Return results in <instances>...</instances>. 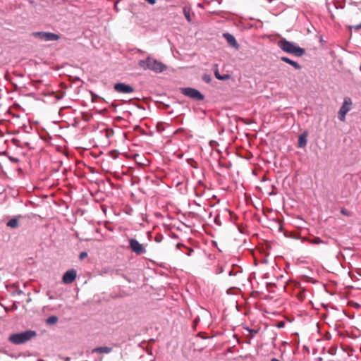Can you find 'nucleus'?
Wrapping results in <instances>:
<instances>
[{"label":"nucleus","mask_w":361,"mask_h":361,"mask_svg":"<svg viewBox=\"0 0 361 361\" xmlns=\"http://www.w3.org/2000/svg\"><path fill=\"white\" fill-rule=\"evenodd\" d=\"M138 66L144 71H152L154 73H162L166 69V66L162 62L148 56L145 59L140 60Z\"/></svg>","instance_id":"nucleus-1"},{"label":"nucleus","mask_w":361,"mask_h":361,"mask_svg":"<svg viewBox=\"0 0 361 361\" xmlns=\"http://www.w3.org/2000/svg\"><path fill=\"white\" fill-rule=\"evenodd\" d=\"M279 47L288 54H291L297 57H300L305 54V49L297 46L295 43L283 38L278 41Z\"/></svg>","instance_id":"nucleus-2"},{"label":"nucleus","mask_w":361,"mask_h":361,"mask_svg":"<svg viewBox=\"0 0 361 361\" xmlns=\"http://www.w3.org/2000/svg\"><path fill=\"white\" fill-rule=\"evenodd\" d=\"M37 335L34 331L28 330L19 334H14L9 336L8 341L16 345H20L31 340Z\"/></svg>","instance_id":"nucleus-3"},{"label":"nucleus","mask_w":361,"mask_h":361,"mask_svg":"<svg viewBox=\"0 0 361 361\" xmlns=\"http://www.w3.org/2000/svg\"><path fill=\"white\" fill-rule=\"evenodd\" d=\"M180 92L185 96L196 101H202L204 99V96L199 90L195 88L181 87L180 89Z\"/></svg>","instance_id":"nucleus-4"},{"label":"nucleus","mask_w":361,"mask_h":361,"mask_svg":"<svg viewBox=\"0 0 361 361\" xmlns=\"http://www.w3.org/2000/svg\"><path fill=\"white\" fill-rule=\"evenodd\" d=\"M130 250L137 255H141L146 253V249L143 244H141L135 238L128 240Z\"/></svg>","instance_id":"nucleus-5"},{"label":"nucleus","mask_w":361,"mask_h":361,"mask_svg":"<svg viewBox=\"0 0 361 361\" xmlns=\"http://www.w3.org/2000/svg\"><path fill=\"white\" fill-rule=\"evenodd\" d=\"M32 35L45 42L56 41L60 39L59 35L48 32H35Z\"/></svg>","instance_id":"nucleus-6"},{"label":"nucleus","mask_w":361,"mask_h":361,"mask_svg":"<svg viewBox=\"0 0 361 361\" xmlns=\"http://www.w3.org/2000/svg\"><path fill=\"white\" fill-rule=\"evenodd\" d=\"M353 104L352 100L350 97H345L343 104L338 111V118L341 121H344L346 114L350 110Z\"/></svg>","instance_id":"nucleus-7"},{"label":"nucleus","mask_w":361,"mask_h":361,"mask_svg":"<svg viewBox=\"0 0 361 361\" xmlns=\"http://www.w3.org/2000/svg\"><path fill=\"white\" fill-rule=\"evenodd\" d=\"M180 130H182L181 128L173 130L171 125L164 123H159L157 125V131L158 133H161L166 131L167 133L174 135L175 134L178 133Z\"/></svg>","instance_id":"nucleus-8"},{"label":"nucleus","mask_w":361,"mask_h":361,"mask_svg":"<svg viewBox=\"0 0 361 361\" xmlns=\"http://www.w3.org/2000/svg\"><path fill=\"white\" fill-rule=\"evenodd\" d=\"M114 89L117 92L124 93V94L131 93L135 91V89L133 88V87H132L130 85H127V84L123 83V82L116 83L114 86Z\"/></svg>","instance_id":"nucleus-9"},{"label":"nucleus","mask_w":361,"mask_h":361,"mask_svg":"<svg viewBox=\"0 0 361 361\" xmlns=\"http://www.w3.org/2000/svg\"><path fill=\"white\" fill-rule=\"evenodd\" d=\"M76 276V271L75 269H70L63 274L62 281L64 283L69 284L75 281Z\"/></svg>","instance_id":"nucleus-10"},{"label":"nucleus","mask_w":361,"mask_h":361,"mask_svg":"<svg viewBox=\"0 0 361 361\" xmlns=\"http://www.w3.org/2000/svg\"><path fill=\"white\" fill-rule=\"evenodd\" d=\"M223 36L226 39L227 42L230 46L235 48V49H238L239 44L233 35L228 32H226L223 34Z\"/></svg>","instance_id":"nucleus-11"},{"label":"nucleus","mask_w":361,"mask_h":361,"mask_svg":"<svg viewBox=\"0 0 361 361\" xmlns=\"http://www.w3.org/2000/svg\"><path fill=\"white\" fill-rule=\"evenodd\" d=\"M281 60L282 61H284L290 65H291L292 66H293L296 70H300L301 69V66L296 61H293L291 60L290 59L286 57V56H282L281 57Z\"/></svg>","instance_id":"nucleus-12"},{"label":"nucleus","mask_w":361,"mask_h":361,"mask_svg":"<svg viewBox=\"0 0 361 361\" xmlns=\"http://www.w3.org/2000/svg\"><path fill=\"white\" fill-rule=\"evenodd\" d=\"M112 348L104 346V347H98L95 348L92 350V353H109L112 351Z\"/></svg>","instance_id":"nucleus-13"},{"label":"nucleus","mask_w":361,"mask_h":361,"mask_svg":"<svg viewBox=\"0 0 361 361\" xmlns=\"http://www.w3.org/2000/svg\"><path fill=\"white\" fill-rule=\"evenodd\" d=\"M183 14L188 22H192L191 10L190 8L184 7L183 9Z\"/></svg>","instance_id":"nucleus-14"},{"label":"nucleus","mask_w":361,"mask_h":361,"mask_svg":"<svg viewBox=\"0 0 361 361\" xmlns=\"http://www.w3.org/2000/svg\"><path fill=\"white\" fill-rule=\"evenodd\" d=\"M6 225L10 228H16L18 226V221L16 218L11 219L7 222Z\"/></svg>","instance_id":"nucleus-15"},{"label":"nucleus","mask_w":361,"mask_h":361,"mask_svg":"<svg viewBox=\"0 0 361 361\" xmlns=\"http://www.w3.org/2000/svg\"><path fill=\"white\" fill-rule=\"evenodd\" d=\"M6 140L4 139V137H0V154L4 153L6 149Z\"/></svg>","instance_id":"nucleus-16"},{"label":"nucleus","mask_w":361,"mask_h":361,"mask_svg":"<svg viewBox=\"0 0 361 361\" xmlns=\"http://www.w3.org/2000/svg\"><path fill=\"white\" fill-rule=\"evenodd\" d=\"M296 298L298 299L299 301L302 302L305 298V290H300L296 293Z\"/></svg>","instance_id":"nucleus-17"},{"label":"nucleus","mask_w":361,"mask_h":361,"mask_svg":"<svg viewBox=\"0 0 361 361\" xmlns=\"http://www.w3.org/2000/svg\"><path fill=\"white\" fill-rule=\"evenodd\" d=\"M307 144L306 137H299L298 147H305Z\"/></svg>","instance_id":"nucleus-18"},{"label":"nucleus","mask_w":361,"mask_h":361,"mask_svg":"<svg viewBox=\"0 0 361 361\" xmlns=\"http://www.w3.org/2000/svg\"><path fill=\"white\" fill-rule=\"evenodd\" d=\"M307 241L310 243H312V244H320V243H323V240H321L320 238L319 237H314L313 238H310V239H307Z\"/></svg>","instance_id":"nucleus-19"},{"label":"nucleus","mask_w":361,"mask_h":361,"mask_svg":"<svg viewBox=\"0 0 361 361\" xmlns=\"http://www.w3.org/2000/svg\"><path fill=\"white\" fill-rule=\"evenodd\" d=\"M58 322V317L56 316H51L48 317L46 320L47 324H54Z\"/></svg>","instance_id":"nucleus-20"},{"label":"nucleus","mask_w":361,"mask_h":361,"mask_svg":"<svg viewBox=\"0 0 361 361\" xmlns=\"http://www.w3.org/2000/svg\"><path fill=\"white\" fill-rule=\"evenodd\" d=\"M202 80L206 83H209L212 81V76L209 74L205 73L202 75Z\"/></svg>","instance_id":"nucleus-21"},{"label":"nucleus","mask_w":361,"mask_h":361,"mask_svg":"<svg viewBox=\"0 0 361 361\" xmlns=\"http://www.w3.org/2000/svg\"><path fill=\"white\" fill-rule=\"evenodd\" d=\"M12 142L17 146H20L21 147H23L24 146V142L23 143L20 142V141L16 137L12 138Z\"/></svg>","instance_id":"nucleus-22"},{"label":"nucleus","mask_w":361,"mask_h":361,"mask_svg":"<svg viewBox=\"0 0 361 361\" xmlns=\"http://www.w3.org/2000/svg\"><path fill=\"white\" fill-rule=\"evenodd\" d=\"M209 145L213 149H216L217 151H219V149H216V147L219 145V143L216 141L210 140Z\"/></svg>","instance_id":"nucleus-23"},{"label":"nucleus","mask_w":361,"mask_h":361,"mask_svg":"<svg viewBox=\"0 0 361 361\" xmlns=\"http://www.w3.org/2000/svg\"><path fill=\"white\" fill-rule=\"evenodd\" d=\"M87 256V252H81V253L80 254V255H79V258H80V259L82 260V259H84Z\"/></svg>","instance_id":"nucleus-24"},{"label":"nucleus","mask_w":361,"mask_h":361,"mask_svg":"<svg viewBox=\"0 0 361 361\" xmlns=\"http://www.w3.org/2000/svg\"><path fill=\"white\" fill-rule=\"evenodd\" d=\"M214 75H215V77L218 79V80H220V78L222 75H221L219 73V71L217 68H216V70L214 71Z\"/></svg>","instance_id":"nucleus-25"},{"label":"nucleus","mask_w":361,"mask_h":361,"mask_svg":"<svg viewBox=\"0 0 361 361\" xmlns=\"http://www.w3.org/2000/svg\"><path fill=\"white\" fill-rule=\"evenodd\" d=\"M229 78H230V75L228 74L223 75L221 76L220 80H228Z\"/></svg>","instance_id":"nucleus-26"},{"label":"nucleus","mask_w":361,"mask_h":361,"mask_svg":"<svg viewBox=\"0 0 361 361\" xmlns=\"http://www.w3.org/2000/svg\"><path fill=\"white\" fill-rule=\"evenodd\" d=\"M145 1H147L148 4H149L150 5H154L157 3V0H145Z\"/></svg>","instance_id":"nucleus-27"},{"label":"nucleus","mask_w":361,"mask_h":361,"mask_svg":"<svg viewBox=\"0 0 361 361\" xmlns=\"http://www.w3.org/2000/svg\"><path fill=\"white\" fill-rule=\"evenodd\" d=\"M42 139H43L45 142H49V140L51 139V137H40Z\"/></svg>","instance_id":"nucleus-28"},{"label":"nucleus","mask_w":361,"mask_h":361,"mask_svg":"<svg viewBox=\"0 0 361 361\" xmlns=\"http://www.w3.org/2000/svg\"><path fill=\"white\" fill-rule=\"evenodd\" d=\"M188 252L187 253V255L190 256L191 255V253L193 252V250L192 248H187Z\"/></svg>","instance_id":"nucleus-29"},{"label":"nucleus","mask_w":361,"mask_h":361,"mask_svg":"<svg viewBox=\"0 0 361 361\" xmlns=\"http://www.w3.org/2000/svg\"><path fill=\"white\" fill-rule=\"evenodd\" d=\"M341 213L344 215H348V213H347V211L344 209H341Z\"/></svg>","instance_id":"nucleus-30"},{"label":"nucleus","mask_w":361,"mask_h":361,"mask_svg":"<svg viewBox=\"0 0 361 361\" xmlns=\"http://www.w3.org/2000/svg\"><path fill=\"white\" fill-rule=\"evenodd\" d=\"M183 246H184V245H183V244H181V243H178V244L176 245V247H177L178 248H180V247H183Z\"/></svg>","instance_id":"nucleus-31"},{"label":"nucleus","mask_w":361,"mask_h":361,"mask_svg":"<svg viewBox=\"0 0 361 361\" xmlns=\"http://www.w3.org/2000/svg\"><path fill=\"white\" fill-rule=\"evenodd\" d=\"M24 132L29 133V130H27L25 129V126H24Z\"/></svg>","instance_id":"nucleus-32"},{"label":"nucleus","mask_w":361,"mask_h":361,"mask_svg":"<svg viewBox=\"0 0 361 361\" xmlns=\"http://www.w3.org/2000/svg\"><path fill=\"white\" fill-rule=\"evenodd\" d=\"M300 135H302V136L307 135V133L306 132H303Z\"/></svg>","instance_id":"nucleus-33"},{"label":"nucleus","mask_w":361,"mask_h":361,"mask_svg":"<svg viewBox=\"0 0 361 361\" xmlns=\"http://www.w3.org/2000/svg\"><path fill=\"white\" fill-rule=\"evenodd\" d=\"M271 361H280V360H278V359H276V358H273V359L271 360Z\"/></svg>","instance_id":"nucleus-34"},{"label":"nucleus","mask_w":361,"mask_h":361,"mask_svg":"<svg viewBox=\"0 0 361 361\" xmlns=\"http://www.w3.org/2000/svg\"><path fill=\"white\" fill-rule=\"evenodd\" d=\"M357 28H361V23L357 26Z\"/></svg>","instance_id":"nucleus-35"},{"label":"nucleus","mask_w":361,"mask_h":361,"mask_svg":"<svg viewBox=\"0 0 361 361\" xmlns=\"http://www.w3.org/2000/svg\"><path fill=\"white\" fill-rule=\"evenodd\" d=\"M115 8H116V9H118V7H117L116 4H115Z\"/></svg>","instance_id":"nucleus-36"},{"label":"nucleus","mask_w":361,"mask_h":361,"mask_svg":"<svg viewBox=\"0 0 361 361\" xmlns=\"http://www.w3.org/2000/svg\"><path fill=\"white\" fill-rule=\"evenodd\" d=\"M123 135L124 136H126V135H127V134H126V133H123Z\"/></svg>","instance_id":"nucleus-37"}]
</instances>
